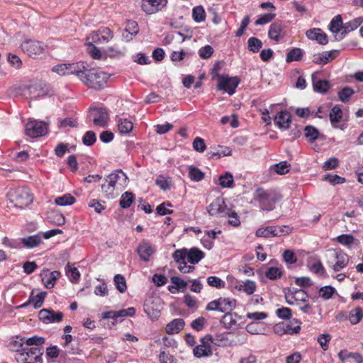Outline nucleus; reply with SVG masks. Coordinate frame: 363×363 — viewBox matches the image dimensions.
<instances>
[{
	"label": "nucleus",
	"mask_w": 363,
	"mask_h": 363,
	"mask_svg": "<svg viewBox=\"0 0 363 363\" xmlns=\"http://www.w3.org/2000/svg\"><path fill=\"white\" fill-rule=\"evenodd\" d=\"M81 72L79 74V79L86 86L96 90L104 89L106 86L108 75L101 71H97L89 68L87 63L82 62Z\"/></svg>",
	"instance_id": "f257e3e1"
},
{
	"label": "nucleus",
	"mask_w": 363,
	"mask_h": 363,
	"mask_svg": "<svg viewBox=\"0 0 363 363\" xmlns=\"http://www.w3.org/2000/svg\"><path fill=\"white\" fill-rule=\"evenodd\" d=\"M128 179L121 169H117L105 178L104 183L101 184V191L107 199H113L117 194L115 191L123 189L128 184Z\"/></svg>",
	"instance_id": "f03ea898"
},
{
	"label": "nucleus",
	"mask_w": 363,
	"mask_h": 363,
	"mask_svg": "<svg viewBox=\"0 0 363 363\" xmlns=\"http://www.w3.org/2000/svg\"><path fill=\"white\" fill-rule=\"evenodd\" d=\"M254 199L259 203L262 210L271 211L274 210L275 204L281 199V196L273 190L258 188L255 191Z\"/></svg>",
	"instance_id": "7ed1b4c3"
},
{
	"label": "nucleus",
	"mask_w": 363,
	"mask_h": 363,
	"mask_svg": "<svg viewBox=\"0 0 363 363\" xmlns=\"http://www.w3.org/2000/svg\"><path fill=\"white\" fill-rule=\"evenodd\" d=\"M43 354L39 348H28L21 343L20 348L16 350V359L18 363H43Z\"/></svg>",
	"instance_id": "20e7f679"
},
{
	"label": "nucleus",
	"mask_w": 363,
	"mask_h": 363,
	"mask_svg": "<svg viewBox=\"0 0 363 363\" xmlns=\"http://www.w3.org/2000/svg\"><path fill=\"white\" fill-rule=\"evenodd\" d=\"M205 257V253L197 247H191V249L182 248L176 250L172 257L176 262L187 259L191 264L199 263Z\"/></svg>",
	"instance_id": "39448f33"
},
{
	"label": "nucleus",
	"mask_w": 363,
	"mask_h": 363,
	"mask_svg": "<svg viewBox=\"0 0 363 363\" xmlns=\"http://www.w3.org/2000/svg\"><path fill=\"white\" fill-rule=\"evenodd\" d=\"M240 83L238 77H229L228 75L219 76L217 89L227 92L230 96L235 94L236 88Z\"/></svg>",
	"instance_id": "423d86ee"
},
{
	"label": "nucleus",
	"mask_w": 363,
	"mask_h": 363,
	"mask_svg": "<svg viewBox=\"0 0 363 363\" xmlns=\"http://www.w3.org/2000/svg\"><path fill=\"white\" fill-rule=\"evenodd\" d=\"M48 133V125L43 121L29 120L26 125V134L30 138H38Z\"/></svg>",
	"instance_id": "0eeeda50"
},
{
	"label": "nucleus",
	"mask_w": 363,
	"mask_h": 363,
	"mask_svg": "<svg viewBox=\"0 0 363 363\" xmlns=\"http://www.w3.org/2000/svg\"><path fill=\"white\" fill-rule=\"evenodd\" d=\"M45 48L43 43L33 40H26L21 44L23 51L33 58L43 54Z\"/></svg>",
	"instance_id": "6e6552de"
},
{
	"label": "nucleus",
	"mask_w": 363,
	"mask_h": 363,
	"mask_svg": "<svg viewBox=\"0 0 363 363\" xmlns=\"http://www.w3.org/2000/svg\"><path fill=\"white\" fill-rule=\"evenodd\" d=\"M89 117L91 118L96 126L104 128L107 125L109 115L104 108L94 107L89 110Z\"/></svg>",
	"instance_id": "1a4fd4ad"
},
{
	"label": "nucleus",
	"mask_w": 363,
	"mask_h": 363,
	"mask_svg": "<svg viewBox=\"0 0 363 363\" xmlns=\"http://www.w3.org/2000/svg\"><path fill=\"white\" fill-rule=\"evenodd\" d=\"M82 62H78L71 64H59L52 68V71L57 73L60 75H69L75 74L79 77V74L81 72Z\"/></svg>",
	"instance_id": "9d476101"
},
{
	"label": "nucleus",
	"mask_w": 363,
	"mask_h": 363,
	"mask_svg": "<svg viewBox=\"0 0 363 363\" xmlns=\"http://www.w3.org/2000/svg\"><path fill=\"white\" fill-rule=\"evenodd\" d=\"M12 196V202L20 208H25L33 202V196L27 189H17Z\"/></svg>",
	"instance_id": "9b49d317"
},
{
	"label": "nucleus",
	"mask_w": 363,
	"mask_h": 363,
	"mask_svg": "<svg viewBox=\"0 0 363 363\" xmlns=\"http://www.w3.org/2000/svg\"><path fill=\"white\" fill-rule=\"evenodd\" d=\"M209 340H211V335H206L201 339V344L196 346L193 350L194 355L196 357L201 358L212 355L213 352Z\"/></svg>",
	"instance_id": "f8f14e48"
},
{
	"label": "nucleus",
	"mask_w": 363,
	"mask_h": 363,
	"mask_svg": "<svg viewBox=\"0 0 363 363\" xmlns=\"http://www.w3.org/2000/svg\"><path fill=\"white\" fill-rule=\"evenodd\" d=\"M229 208L225 205L224 199L217 197L213 201L207 206V211L211 216L224 217Z\"/></svg>",
	"instance_id": "ddd939ff"
},
{
	"label": "nucleus",
	"mask_w": 363,
	"mask_h": 363,
	"mask_svg": "<svg viewBox=\"0 0 363 363\" xmlns=\"http://www.w3.org/2000/svg\"><path fill=\"white\" fill-rule=\"evenodd\" d=\"M39 318L45 324L59 323L63 318V313L51 309H42L39 312Z\"/></svg>",
	"instance_id": "4468645a"
},
{
	"label": "nucleus",
	"mask_w": 363,
	"mask_h": 363,
	"mask_svg": "<svg viewBox=\"0 0 363 363\" xmlns=\"http://www.w3.org/2000/svg\"><path fill=\"white\" fill-rule=\"evenodd\" d=\"M335 258L336 262L331 265V262H328L329 267H332L334 272H337L345 268L349 263V256L341 250H335Z\"/></svg>",
	"instance_id": "2eb2a0df"
},
{
	"label": "nucleus",
	"mask_w": 363,
	"mask_h": 363,
	"mask_svg": "<svg viewBox=\"0 0 363 363\" xmlns=\"http://www.w3.org/2000/svg\"><path fill=\"white\" fill-rule=\"evenodd\" d=\"M167 0H143L142 9L147 14L157 12L164 7Z\"/></svg>",
	"instance_id": "dca6fc26"
},
{
	"label": "nucleus",
	"mask_w": 363,
	"mask_h": 363,
	"mask_svg": "<svg viewBox=\"0 0 363 363\" xmlns=\"http://www.w3.org/2000/svg\"><path fill=\"white\" fill-rule=\"evenodd\" d=\"M285 35V26L282 22L276 21L271 24L268 30V36L270 39L278 42L284 38Z\"/></svg>",
	"instance_id": "f3484780"
},
{
	"label": "nucleus",
	"mask_w": 363,
	"mask_h": 363,
	"mask_svg": "<svg viewBox=\"0 0 363 363\" xmlns=\"http://www.w3.org/2000/svg\"><path fill=\"white\" fill-rule=\"evenodd\" d=\"M274 124L281 130H286L289 128L291 123V116L290 113L286 111H281L274 118Z\"/></svg>",
	"instance_id": "a211bd4d"
},
{
	"label": "nucleus",
	"mask_w": 363,
	"mask_h": 363,
	"mask_svg": "<svg viewBox=\"0 0 363 363\" xmlns=\"http://www.w3.org/2000/svg\"><path fill=\"white\" fill-rule=\"evenodd\" d=\"M338 54V50L325 51L315 54L313 57V62L317 65H325L330 61L335 59Z\"/></svg>",
	"instance_id": "6ab92c4d"
},
{
	"label": "nucleus",
	"mask_w": 363,
	"mask_h": 363,
	"mask_svg": "<svg viewBox=\"0 0 363 363\" xmlns=\"http://www.w3.org/2000/svg\"><path fill=\"white\" fill-rule=\"evenodd\" d=\"M319 72H314L312 76V84L314 91L320 94H325L330 88V82L318 77Z\"/></svg>",
	"instance_id": "aec40b11"
},
{
	"label": "nucleus",
	"mask_w": 363,
	"mask_h": 363,
	"mask_svg": "<svg viewBox=\"0 0 363 363\" xmlns=\"http://www.w3.org/2000/svg\"><path fill=\"white\" fill-rule=\"evenodd\" d=\"M60 276V273L58 271L49 272V270H44L40 274L42 281L47 289L53 288Z\"/></svg>",
	"instance_id": "412c9836"
},
{
	"label": "nucleus",
	"mask_w": 363,
	"mask_h": 363,
	"mask_svg": "<svg viewBox=\"0 0 363 363\" xmlns=\"http://www.w3.org/2000/svg\"><path fill=\"white\" fill-rule=\"evenodd\" d=\"M241 319V316L238 315L236 313H231L230 311L225 313L220 320V323L225 328L230 329L238 325V321Z\"/></svg>",
	"instance_id": "4be33fe9"
},
{
	"label": "nucleus",
	"mask_w": 363,
	"mask_h": 363,
	"mask_svg": "<svg viewBox=\"0 0 363 363\" xmlns=\"http://www.w3.org/2000/svg\"><path fill=\"white\" fill-rule=\"evenodd\" d=\"M306 36L311 40H315L320 45H326L328 43L327 35L320 28L310 29L306 32Z\"/></svg>",
	"instance_id": "5701e85b"
},
{
	"label": "nucleus",
	"mask_w": 363,
	"mask_h": 363,
	"mask_svg": "<svg viewBox=\"0 0 363 363\" xmlns=\"http://www.w3.org/2000/svg\"><path fill=\"white\" fill-rule=\"evenodd\" d=\"M137 251L140 259L144 262L149 261L150 257L155 252L152 246L145 241L139 244Z\"/></svg>",
	"instance_id": "b1692460"
},
{
	"label": "nucleus",
	"mask_w": 363,
	"mask_h": 363,
	"mask_svg": "<svg viewBox=\"0 0 363 363\" xmlns=\"http://www.w3.org/2000/svg\"><path fill=\"white\" fill-rule=\"evenodd\" d=\"M184 325L185 322L182 318H175L166 325L165 330L169 335L177 334L184 328Z\"/></svg>",
	"instance_id": "393cba45"
},
{
	"label": "nucleus",
	"mask_w": 363,
	"mask_h": 363,
	"mask_svg": "<svg viewBox=\"0 0 363 363\" xmlns=\"http://www.w3.org/2000/svg\"><path fill=\"white\" fill-rule=\"evenodd\" d=\"M42 242V236L40 234L30 235L21 238V245L23 248H34L40 245Z\"/></svg>",
	"instance_id": "a878e982"
},
{
	"label": "nucleus",
	"mask_w": 363,
	"mask_h": 363,
	"mask_svg": "<svg viewBox=\"0 0 363 363\" xmlns=\"http://www.w3.org/2000/svg\"><path fill=\"white\" fill-rule=\"evenodd\" d=\"M139 32L138 24L136 21L128 20L126 23L125 30L123 33L124 38L128 40H131L133 36L136 35Z\"/></svg>",
	"instance_id": "bb28decb"
},
{
	"label": "nucleus",
	"mask_w": 363,
	"mask_h": 363,
	"mask_svg": "<svg viewBox=\"0 0 363 363\" xmlns=\"http://www.w3.org/2000/svg\"><path fill=\"white\" fill-rule=\"evenodd\" d=\"M219 311L222 313H228L232 311L236 306V301L233 298H218Z\"/></svg>",
	"instance_id": "cd10ccee"
},
{
	"label": "nucleus",
	"mask_w": 363,
	"mask_h": 363,
	"mask_svg": "<svg viewBox=\"0 0 363 363\" xmlns=\"http://www.w3.org/2000/svg\"><path fill=\"white\" fill-rule=\"evenodd\" d=\"M116 121L118 129L121 134H128L133 128V124L132 121L126 118H118Z\"/></svg>",
	"instance_id": "c85d7f7f"
},
{
	"label": "nucleus",
	"mask_w": 363,
	"mask_h": 363,
	"mask_svg": "<svg viewBox=\"0 0 363 363\" xmlns=\"http://www.w3.org/2000/svg\"><path fill=\"white\" fill-rule=\"evenodd\" d=\"M301 321L296 318L290 320L289 323H284L286 334L291 335L298 334L301 330Z\"/></svg>",
	"instance_id": "c756f323"
},
{
	"label": "nucleus",
	"mask_w": 363,
	"mask_h": 363,
	"mask_svg": "<svg viewBox=\"0 0 363 363\" xmlns=\"http://www.w3.org/2000/svg\"><path fill=\"white\" fill-rule=\"evenodd\" d=\"M304 51L298 48H294L286 54V62L290 63L294 61H300L303 57Z\"/></svg>",
	"instance_id": "7c9ffc66"
},
{
	"label": "nucleus",
	"mask_w": 363,
	"mask_h": 363,
	"mask_svg": "<svg viewBox=\"0 0 363 363\" xmlns=\"http://www.w3.org/2000/svg\"><path fill=\"white\" fill-rule=\"evenodd\" d=\"M257 237H262L269 238L271 237H277V227L276 226H267L266 228H260L255 232Z\"/></svg>",
	"instance_id": "2f4dec72"
},
{
	"label": "nucleus",
	"mask_w": 363,
	"mask_h": 363,
	"mask_svg": "<svg viewBox=\"0 0 363 363\" xmlns=\"http://www.w3.org/2000/svg\"><path fill=\"white\" fill-rule=\"evenodd\" d=\"M335 240L348 248H351L356 241L358 242L351 234H342L336 237Z\"/></svg>",
	"instance_id": "473e14b6"
},
{
	"label": "nucleus",
	"mask_w": 363,
	"mask_h": 363,
	"mask_svg": "<svg viewBox=\"0 0 363 363\" xmlns=\"http://www.w3.org/2000/svg\"><path fill=\"white\" fill-rule=\"evenodd\" d=\"M45 354L48 359H56L59 356L65 357L67 354L65 352L61 351L57 345H50L47 347Z\"/></svg>",
	"instance_id": "72a5a7b5"
},
{
	"label": "nucleus",
	"mask_w": 363,
	"mask_h": 363,
	"mask_svg": "<svg viewBox=\"0 0 363 363\" xmlns=\"http://www.w3.org/2000/svg\"><path fill=\"white\" fill-rule=\"evenodd\" d=\"M363 318V311L360 307H356L351 310L348 314V320L350 323L355 325L359 323Z\"/></svg>",
	"instance_id": "f704fd0d"
},
{
	"label": "nucleus",
	"mask_w": 363,
	"mask_h": 363,
	"mask_svg": "<svg viewBox=\"0 0 363 363\" xmlns=\"http://www.w3.org/2000/svg\"><path fill=\"white\" fill-rule=\"evenodd\" d=\"M135 200V195L132 192L125 191L120 199L119 204L122 208H128Z\"/></svg>",
	"instance_id": "c9c22d12"
},
{
	"label": "nucleus",
	"mask_w": 363,
	"mask_h": 363,
	"mask_svg": "<svg viewBox=\"0 0 363 363\" xmlns=\"http://www.w3.org/2000/svg\"><path fill=\"white\" fill-rule=\"evenodd\" d=\"M189 177L191 181L198 182L204 179L205 174L198 167L194 166H189Z\"/></svg>",
	"instance_id": "e433bc0d"
},
{
	"label": "nucleus",
	"mask_w": 363,
	"mask_h": 363,
	"mask_svg": "<svg viewBox=\"0 0 363 363\" xmlns=\"http://www.w3.org/2000/svg\"><path fill=\"white\" fill-rule=\"evenodd\" d=\"M343 26L342 18L340 15L335 16L330 21L329 25V30L334 34H338L341 30V27Z\"/></svg>",
	"instance_id": "4c0bfd02"
},
{
	"label": "nucleus",
	"mask_w": 363,
	"mask_h": 363,
	"mask_svg": "<svg viewBox=\"0 0 363 363\" xmlns=\"http://www.w3.org/2000/svg\"><path fill=\"white\" fill-rule=\"evenodd\" d=\"M144 311L149 318L154 320L157 319L160 316L161 308L158 306L155 308L149 303V301H146L144 304Z\"/></svg>",
	"instance_id": "58836bf2"
},
{
	"label": "nucleus",
	"mask_w": 363,
	"mask_h": 363,
	"mask_svg": "<svg viewBox=\"0 0 363 363\" xmlns=\"http://www.w3.org/2000/svg\"><path fill=\"white\" fill-rule=\"evenodd\" d=\"M219 184L222 188H231L233 186V176L230 172L220 175L218 178Z\"/></svg>",
	"instance_id": "ea45409f"
},
{
	"label": "nucleus",
	"mask_w": 363,
	"mask_h": 363,
	"mask_svg": "<svg viewBox=\"0 0 363 363\" xmlns=\"http://www.w3.org/2000/svg\"><path fill=\"white\" fill-rule=\"evenodd\" d=\"M304 135L310 142L316 140L319 135V130L313 125H307L304 128Z\"/></svg>",
	"instance_id": "a19ab883"
},
{
	"label": "nucleus",
	"mask_w": 363,
	"mask_h": 363,
	"mask_svg": "<svg viewBox=\"0 0 363 363\" xmlns=\"http://www.w3.org/2000/svg\"><path fill=\"white\" fill-rule=\"evenodd\" d=\"M281 267H270L264 272L265 277L270 280H275L282 276Z\"/></svg>",
	"instance_id": "79ce46f5"
},
{
	"label": "nucleus",
	"mask_w": 363,
	"mask_h": 363,
	"mask_svg": "<svg viewBox=\"0 0 363 363\" xmlns=\"http://www.w3.org/2000/svg\"><path fill=\"white\" fill-rule=\"evenodd\" d=\"M228 334L218 333L214 337L211 335V340H209V342L219 347H225L228 345Z\"/></svg>",
	"instance_id": "37998d69"
},
{
	"label": "nucleus",
	"mask_w": 363,
	"mask_h": 363,
	"mask_svg": "<svg viewBox=\"0 0 363 363\" xmlns=\"http://www.w3.org/2000/svg\"><path fill=\"white\" fill-rule=\"evenodd\" d=\"M329 118L332 124L340 122L342 118L341 108L337 105L333 106L330 112Z\"/></svg>",
	"instance_id": "c03bdc74"
},
{
	"label": "nucleus",
	"mask_w": 363,
	"mask_h": 363,
	"mask_svg": "<svg viewBox=\"0 0 363 363\" xmlns=\"http://www.w3.org/2000/svg\"><path fill=\"white\" fill-rule=\"evenodd\" d=\"M236 288L239 291H243L247 295H251L255 291L256 284L255 282L253 281L247 280L246 281L240 284L239 286H237Z\"/></svg>",
	"instance_id": "a18cd8bd"
},
{
	"label": "nucleus",
	"mask_w": 363,
	"mask_h": 363,
	"mask_svg": "<svg viewBox=\"0 0 363 363\" xmlns=\"http://www.w3.org/2000/svg\"><path fill=\"white\" fill-rule=\"evenodd\" d=\"M262 47V42L257 38L251 37L247 40V48L250 51L257 53Z\"/></svg>",
	"instance_id": "49530a36"
},
{
	"label": "nucleus",
	"mask_w": 363,
	"mask_h": 363,
	"mask_svg": "<svg viewBox=\"0 0 363 363\" xmlns=\"http://www.w3.org/2000/svg\"><path fill=\"white\" fill-rule=\"evenodd\" d=\"M336 290L332 286L328 285L322 286L319 289V296L324 300H328L333 297Z\"/></svg>",
	"instance_id": "de8ad7c7"
},
{
	"label": "nucleus",
	"mask_w": 363,
	"mask_h": 363,
	"mask_svg": "<svg viewBox=\"0 0 363 363\" xmlns=\"http://www.w3.org/2000/svg\"><path fill=\"white\" fill-rule=\"evenodd\" d=\"M308 294L305 290H302L296 294L292 300L290 301L289 303H287L289 305H301L302 303H306L308 301Z\"/></svg>",
	"instance_id": "09e8293b"
},
{
	"label": "nucleus",
	"mask_w": 363,
	"mask_h": 363,
	"mask_svg": "<svg viewBox=\"0 0 363 363\" xmlns=\"http://www.w3.org/2000/svg\"><path fill=\"white\" fill-rule=\"evenodd\" d=\"M225 216L229 217L230 219L228 220V223L230 225L233 227H238L240 225V220L238 213L232 208H229L228 209L225 214L224 215V217Z\"/></svg>",
	"instance_id": "8fccbe9b"
},
{
	"label": "nucleus",
	"mask_w": 363,
	"mask_h": 363,
	"mask_svg": "<svg viewBox=\"0 0 363 363\" xmlns=\"http://www.w3.org/2000/svg\"><path fill=\"white\" fill-rule=\"evenodd\" d=\"M75 202V199L70 194H65L62 196L57 197L55 200V203L58 206H69L72 205Z\"/></svg>",
	"instance_id": "3c124183"
},
{
	"label": "nucleus",
	"mask_w": 363,
	"mask_h": 363,
	"mask_svg": "<svg viewBox=\"0 0 363 363\" xmlns=\"http://www.w3.org/2000/svg\"><path fill=\"white\" fill-rule=\"evenodd\" d=\"M4 245L9 247L12 249H22L23 245H21V238L19 239H10L7 237H4L2 240Z\"/></svg>",
	"instance_id": "603ef678"
},
{
	"label": "nucleus",
	"mask_w": 363,
	"mask_h": 363,
	"mask_svg": "<svg viewBox=\"0 0 363 363\" xmlns=\"http://www.w3.org/2000/svg\"><path fill=\"white\" fill-rule=\"evenodd\" d=\"M46 294L47 293L45 291H41L35 296H31L29 298V301L33 303L35 308H39L42 306Z\"/></svg>",
	"instance_id": "864d4df0"
},
{
	"label": "nucleus",
	"mask_w": 363,
	"mask_h": 363,
	"mask_svg": "<svg viewBox=\"0 0 363 363\" xmlns=\"http://www.w3.org/2000/svg\"><path fill=\"white\" fill-rule=\"evenodd\" d=\"M170 183L171 179L163 175H159L155 180V184L163 191L170 189Z\"/></svg>",
	"instance_id": "5fc2aeb1"
},
{
	"label": "nucleus",
	"mask_w": 363,
	"mask_h": 363,
	"mask_svg": "<svg viewBox=\"0 0 363 363\" xmlns=\"http://www.w3.org/2000/svg\"><path fill=\"white\" fill-rule=\"evenodd\" d=\"M114 284L116 289L121 292L123 293L127 289L126 281L123 276L121 274H116L113 279Z\"/></svg>",
	"instance_id": "6e6d98bb"
},
{
	"label": "nucleus",
	"mask_w": 363,
	"mask_h": 363,
	"mask_svg": "<svg viewBox=\"0 0 363 363\" xmlns=\"http://www.w3.org/2000/svg\"><path fill=\"white\" fill-rule=\"evenodd\" d=\"M96 141V135L93 130L86 131L82 137V143L86 146H92Z\"/></svg>",
	"instance_id": "4d7b16f0"
},
{
	"label": "nucleus",
	"mask_w": 363,
	"mask_h": 363,
	"mask_svg": "<svg viewBox=\"0 0 363 363\" xmlns=\"http://www.w3.org/2000/svg\"><path fill=\"white\" fill-rule=\"evenodd\" d=\"M192 16L196 22L200 23L205 20L206 13L202 6H196L193 9Z\"/></svg>",
	"instance_id": "13d9d810"
},
{
	"label": "nucleus",
	"mask_w": 363,
	"mask_h": 363,
	"mask_svg": "<svg viewBox=\"0 0 363 363\" xmlns=\"http://www.w3.org/2000/svg\"><path fill=\"white\" fill-rule=\"evenodd\" d=\"M354 94V91L348 86L344 87L338 92V97L342 102H347L350 97Z\"/></svg>",
	"instance_id": "bf43d9fd"
},
{
	"label": "nucleus",
	"mask_w": 363,
	"mask_h": 363,
	"mask_svg": "<svg viewBox=\"0 0 363 363\" xmlns=\"http://www.w3.org/2000/svg\"><path fill=\"white\" fill-rule=\"evenodd\" d=\"M276 16L275 13H268L258 16L255 24L256 26H262L271 22Z\"/></svg>",
	"instance_id": "052dcab7"
},
{
	"label": "nucleus",
	"mask_w": 363,
	"mask_h": 363,
	"mask_svg": "<svg viewBox=\"0 0 363 363\" xmlns=\"http://www.w3.org/2000/svg\"><path fill=\"white\" fill-rule=\"evenodd\" d=\"M7 61L11 65V66L15 69H18L22 67V61L21 58L16 55L8 53Z\"/></svg>",
	"instance_id": "680f3d73"
},
{
	"label": "nucleus",
	"mask_w": 363,
	"mask_h": 363,
	"mask_svg": "<svg viewBox=\"0 0 363 363\" xmlns=\"http://www.w3.org/2000/svg\"><path fill=\"white\" fill-rule=\"evenodd\" d=\"M207 282L209 286L216 287L217 289L224 288L225 285L224 281L216 276L208 277L207 278Z\"/></svg>",
	"instance_id": "e2e57ef3"
},
{
	"label": "nucleus",
	"mask_w": 363,
	"mask_h": 363,
	"mask_svg": "<svg viewBox=\"0 0 363 363\" xmlns=\"http://www.w3.org/2000/svg\"><path fill=\"white\" fill-rule=\"evenodd\" d=\"M331 340V335L328 333H324L320 335L318 338L317 341L320 345L323 350L326 351L328 350V343Z\"/></svg>",
	"instance_id": "0e129e2a"
},
{
	"label": "nucleus",
	"mask_w": 363,
	"mask_h": 363,
	"mask_svg": "<svg viewBox=\"0 0 363 363\" xmlns=\"http://www.w3.org/2000/svg\"><path fill=\"white\" fill-rule=\"evenodd\" d=\"M276 315L281 319L289 320L292 315V311L287 307H281L276 310Z\"/></svg>",
	"instance_id": "69168bd1"
},
{
	"label": "nucleus",
	"mask_w": 363,
	"mask_h": 363,
	"mask_svg": "<svg viewBox=\"0 0 363 363\" xmlns=\"http://www.w3.org/2000/svg\"><path fill=\"white\" fill-rule=\"evenodd\" d=\"M67 267H69V269L66 271V273L69 281L73 283L77 282L80 278L79 270L76 267H70L69 265Z\"/></svg>",
	"instance_id": "338daca9"
},
{
	"label": "nucleus",
	"mask_w": 363,
	"mask_h": 363,
	"mask_svg": "<svg viewBox=\"0 0 363 363\" xmlns=\"http://www.w3.org/2000/svg\"><path fill=\"white\" fill-rule=\"evenodd\" d=\"M290 164L286 161H282L274 164V171L279 174H285L289 172Z\"/></svg>",
	"instance_id": "774afa93"
}]
</instances>
